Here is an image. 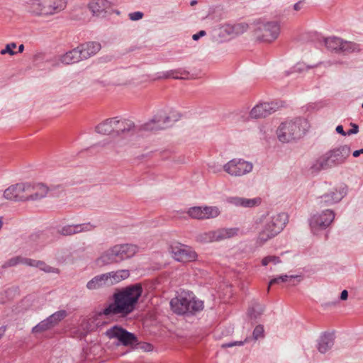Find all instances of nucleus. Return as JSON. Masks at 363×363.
I'll list each match as a JSON object with an SVG mask.
<instances>
[{
    "mask_svg": "<svg viewBox=\"0 0 363 363\" xmlns=\"http://www.w3.org/2000/svg\"><path fill=\"white\" fill-rule=\"evenodd\" d=\"M143 292L140 284L128 286L113 295V303L105 308V313L126 315L133 312Z\"/></svg>",
    "mask_w": 363,
    "mask_h": 363,
    "instance_id": "obj_1",
    "label": "nucleus"
},
{
    "mask_svg": "<svg viewBox=\"0 0 363 363\" xmlns=\"http://www.w3.org/2000/svg\"><path fill=\"white\" fill-rule=\"evenodd\" d=\"M288 220V215L285 213H269L261 216L256 222L260 225L257 242L263 245L276 237L286 227Z\"/></svg>",
    "mask_w": 363,
    "mask_h": 363,
    "instance_id": "obj_2",
    "label": "nucleus"
},
{
    "mask_svg": "<svg viewBox=\"0 0 363 363\" xmlns=\"http://www.w3.org/2000/svg\"><path fill=\"white\" fill-rule=\"evenodd\" d=\"M350 154L351 149L347 145L330 149L313 162L311 170L313 173H318L342 165L346 162Z\"/></svg>",
    "mask_w": 363,
    "mask_h": 363,
    "instance_id": "obj_3",
    "label": "nucleus"
},
{
    "mask_svg": "<svg viewBox=\"0 0 363 363\" xmlns=\"http://www.w3.org/2000/svg\"><path fill=\"white\" fill-rule=\"evenodd\" d=\"M174 313L179 315L195 314L203 309V302L198 299L193 292L182 291L170 301Z\"/></svg>",
    "mask_w": 363,
    "mask_h": 363,
    "instance_id": "obj_4",
    "label": "nucleus"
},
{
    "mask_svg": "<svg viewBox=\"0 0 363 363\" xmlns=\"http://www.w3.org/2000/svg\"><path fill=\"white\" fill-rule=\"evenodd\" d=\"M308 128V122L304 118L282 122L277 129V137L282 143H288L302 138Z\"/></svg>",
    "mask_w": 363,
    "mask_h": 363,
    "instance_id": "obj_5",
    "label": "nucleus"
},
{
    "mask_svg": "<svg viewBox=\"0 0 363 363\" xmlns=\"http://www.w3.org/2000/svg\"><path fill=\"white\" fill-rule=\"evenodd\" d=\"M67 6V0H26L23 7L33 16H50L57 13Z\"/></svg>",
    "mask_w": 363,
    "mask_h": 363,
    "instance_id": "obj_6",
    "label": "nucleus"
},
{
    "mask_svg": "<svg viewBox=\"0 0 363 363\" xmlns=\"http://www.w3.org/2000/svg\"><path fill=\"white\" fill-rule=\"evenodd\" d=\"M179 119L178 113L172 111L167 114L164 111L157 112L152 119L140 127L141 130L146 132L156 131L164 129Z\"/></svg>",
    "mask_w": 363,
    "mask_h": 363,
    "instance_id": "obj_7",
    "label": "nucleus"
},
{
    "mask_svg": "<svg viewBox=\"0 0 363 363\" xmlns=\"http://www.w3.org/2000/svg\"><path fill=\"white\" fill-rule=\"evenodd\" d=\"M335 217V212L330 209H325L312 214L308 218L311 233L313 235H319L320 232L330 226Z\"/></svg>",
    "mask_w": 363,
    "mask_h": 363,
    "instance_id": "obj_8",
    "label": "nucleus"
},
{
    "mask_svg": "<svg viewBox=\"0 0 363 363\" xmlns=\"http://www.w3.org/2000/svg\"><path fill=\"white\" fill-rule=\"evenodd\" d=\"M238 228H219L215 230L203 232L196 236V241L201 243L219 242L238 235Z\"/></svg>",
    "mask_w": 363,
    "mask_h": 363,
    "instance_id": "obj_9",
    "label": "nucleus"
},
{
    "mask_svg": "<svg viewBox=\"0 0 363 363\" xmlns=\"http://www.w3.org/2000/svg\"><path fill=\"white\" fill-rule=\"evenodd\" d=\"M252 162L242 158H233L223 165V170L231 177H241L252 172Z\"/></svg>",
    "mask_w": 363,
    "mask_h": 363,
    "instance_id": "obj_10",
    "label": "nucleus"
},
{
    "mask_svg": "<svg viewBox=\"0 0 363 363\" xmlns=\"http://www.w3.org/2000/svg\"><path fill=\"white\" fill-rule=\"evenodd\" d=\"M32 188L30 182L18 183L8 187L4 192V197L15 201H30Z\"/></svg>",
    "mask_w": 363,
    "mask_h": 363,
    "instance_id": "obj_11",
    "label": "nucleus"
},
{
    "mask_svg": "<svg viewBox=\"0 0 363 363\" xmlns=\"http://www.w3.org/2000/svg\"><path fill=\"white\" fill-rule=\"evenodd\" d=\"M105 335L108 339L117 340L118 341V344L124 346L133 345L138 342L137 337L134 334L117 325L108 329L105 332Z\"/></svg>",
    "mask_w": 363,
    "mask_h": 363,
    "instance_id": "obj_12",
    "label": "nucleus"
},
{
    "mask_svg": "<svg viewBox=\"0 0 363 363\" xmlns=\"http://www.w3.org/2000/svg\"><path fill=\"white\" fill-rule=\"evenodd\" d=\"M279 33V23L277 21H269L259 26L256 35L259 40L271 43L278 38Z\"/></svg>",
    "mask_w": 363,
    "mask_h": 363,
    "instance_id": "obj_13",
    "label": "nucleus"
},
{
    "mask_svg": "<svg viewBox=\"0 0 363 363\" xmlns=\"http://www.w3.org/2000/svg\"><path fill=\"white\" fill-rule=\"evenodd\" d=\"M347 194V186L341 184L332 191L326 193L318 199L320 206H329L340 202Z\"/></svg>",
    "mask_w": 363,
    "mask_h": 363,
    "instance_id": "obj_14",
    "label": "nucleus"
},
{
    "mask_svg": "<svg viewBox=\"0 0 363 363\" xmlns=\"http://www.w3.org/2000/svg\"><path fill=\"white\" fill-rule=\"evenodd\" d=\"M173 258L177 262H187L196 259V252L189 246L177 243L171 246Z\"/></svg>",
    "mask_w": 363,
    "mask_h": 363,
    "instance_id": "obj_15",
    "label": "nucleus"
},
{
    "mask_svg": "<svg viewBox=\"0 0 363 363\" xmlns=\"http://www.w3.org/2000/svg\"><path fill=\"white\" fill-rule=\"evenodd\" d=\"M220 213V211L217 206H194L189 208L187 211V214L189 217L197 220L215 218Z\"/></svg>",
    "mask_w": 363,
    "mask_h": 363,
    "instance_id": "obj_16",
    "label": "nucleus"
},
{
    "mask_svg": "<svg viewBox=\"0 0 363 363\" xmlns=\"http://www.w3.org/2000/svg\"><path fill=\"white\" fill-rule=\"evenodd\" d=\"M279 108L277 102H264L257 104L250 112L252 118H264L275 112Z\"/></svg>",
    "mask_w": 363,
    "mask_h": 363,
    "instance_id": "obj_17",
    "label": "nucleus"
},
{
    "mask_svg": "<svg viewBox=\"0 0 363 363\" xmlns=\"http://www.w3.org/2000/svg\"><path fill=\"white\" fill-rule=\"evenodd\" d=\"M117 262L133 257L138 252V247L133 244H118L113 246Z\"/></svg>",
    "mask_w": 363,
    "mask_h": 363,
    "instance_id": "obj_18",
    "label": "nucleus"
},
{
    "mask_svg": "<svg viewBox=\"0 0 363 363\" xmlns=\"http://www.w3.org/2000/svg\"><path fill=\"white\" fill-rule=\"evenodd\" d=\"M114 315V313H105V308H104L101 312L94 314L87 320L86 322V327L84 328L85 331L83 333L102 328L107 324V318Z\"/></svg>",
    "mask_w": 363,
    "mask_h": 363,
    "instance_id": "obj_19",
    "label": "nucleus"
},
{
    "mask_svg": "<svg viewBox=\"0 0 363 363\" xmlns=\"http://www.w3.org/2000/svg\"><path fill=\"white\" fill-rule=\"evenodd\" d=\"M227 202L236 207L253 208L258 206L261 203V199L259 197L247 199L239 196H230L227 199Z\"/></svg>",
    "mask_w": 363,
    "mask_h": 363,
    "instance_id": "obj_20",
    "label": "nucleus"
},
{
    "mask_svg": "<svg viewBox=\"0 0 363 363\" xmlns=\"http://www.w3.org/2000/svg\"><path fill=\"white\" fill-rule=\"evenodd\" d=\"M114 119V135H119L131 131L134 128V123L133 121L118 118V117L113 118Z\"/></svg>",
    "mask_w": 363,
    "mask_h": 363,
    "instance_id": "obj_21",
    "label": "nucleus"
},
{
    "mask_svg": "<svg viewBox=\"0 0 363 363\" xmlns=\"http://www.w3.org/2000/svg\"><path fill=\"white\" fill-rule=\"evenodd\" d=\"M111 7L108 0H91L89 4V9L95 16H99Z\"/></svg>",
    "mask_w": 363,
    "mask_h": 363,
    "instance_id": "obj_22",
    "label": "nucleus"
},
{
    "mask_svg": "<svg viewBox=\"0 0 363 363\" xmlns=\"http://www.w3.org/2000/svg\"><path fill=\"white\" fill-rule=\"evenodd\" d=\"M301 281V276L298 275H287L282 274L272 279L269 283L267 290H269L270 286L273 284H279L281 283H286L289 286H294Z\"/></svg>",
    "mask_w": 363,
    "mask_h": 363,
    "instance_id": "obj_23",
    "label": "nucleus"
},
{
    "mask_svg": "<svg viewBox=\"0 0 363 363\" xmlns=\"http://www.w3.org/2000/svg\"><path fill=\"white\" fill-rule=\"evenodd\" d=\"M31 193H30V201H36L45 198L49 188L42 183H31Z\"/></svg>",
    "mask_w": 363,
    "mask_h": 363,
    "instance_id": "obj_24",
    "label": "nucleus"
},
{
    "mask_svg": "<svg viewBox=\"0 0 363 363\" xmlns=\"http://www.w3.org/2000/svg\"><path fill=\"white\" fill-rule=\"evenodd\" d=\"M109 286L115 285L130 277V272L128 269H119L106 273Z\"/></svg>",
    "mask_w": 363,
    "mask_h": 363,
    "instance_id": "obj_25",
    "label": "nucleus"
},
{
    "mask_svg": "<svg viewBox=\"0 0 363 363\" xmlns=\"http://www.w3.org/2000/svg\"><path fill=\"white\" fill-rule=\"evenodd\" d=\"M334 345V337L330 333H323L318 341L317 348L320 353H325Z\"/></svg>",
    "mask_w": 363,
    "mask_h": 363,
    "instance_id": "obj_26",
    "label": "nucleus"
},
{
    "mask_svg": "<svg viewBox=\"0 0 363 363\" xmlns=\"http://www.w3.org/2000/svg\"><path fill=\"white\" fill-rule=\"evenodd\" d=\"M104 286H110L106 273L94 277L86 284V288L89 290H96Z\"/></svg>",
    "mask_w": 363,
    "mask_h": 363,
    "instance_id": "obj_27",
    "label": "nucleus"
},
{
    "mask_svg": "<svg viewBox=\"0 0 363 363\" xmlns=\"http://www.w3.org/2000/svg\"><path fill=\"white\" fill-rule=\"evenodd\" d=\"M116 259L114 255L113 247L104 252L99 257L96 259V264L99 267L116 263Z\"/></svg>",
    "mask_w": 363,
    "mask_h": 363,
    "instance_id": "obj_28",
    "label": "nucleus"
},
{
    "mask_svg": "<svg viewBox=\"0 0 363 363\" xmlns=\"http://www.w3.org/2000/svg\"><path fill=\"white\" fill-rule=\"evenodd\" d=\"M114 119H107L96 126V133L101 135H114Z\"/></svg>",
    "mask_w": 363,
    "mask_h": 363,
    "instance_id": "obj_29",
    "label": "nucleus"
},
{
    "mask_svg": "<svg viewBox=\"0 0 363 363\" xmlns=\"http://www.w3.org/2000/svg\"><path fill=\"white\" fill-rule=\"evenodd\" d=\"M85 60L96 55L101 50V45L96 42H89L82 45Z\"/></svg>",
    "mask_w": 363,
    "mask_h": 363,
    "instance_id": "obj_30",
    "label": "nucleus"
},
{
    "mask_svg": "<svg viewBox=\"0 0 363 363\" xmlns=\"http://www.w3.org/2000/svg\"><path fill=\"white\" fill-rule=\"evenodd\" d=\"M343 40L340 38L332 36L325 39V45L328 50L341 52Z\"/></svg>",
    "mask_w": 363,
    "mask_h": 363,
    "instance_id": "obj_31",
    "label": "nucleus"
},
{
    "mask_svg": "<svg viewBox=\"0 0 363 363\" xmlns=\"http://www.w3.org/2000/svg\"><path fill=\"white\" fill-rule=\"evenodd\" d=\"M95 228V225L90 223L82 224H69V235L83 232L91 231Z\"/></svg>",
    "mask_w": 363,
    "mask_h": 363,
    "instance_id": "obj_32",
    "label": "nucleus"
},
{
    "mask_svg": "<svg viewBox=\"0 0 363 363\" xmlns=\"http://www.w3.org/2000/svg\"><path fill=\"white\" fill-rule=\"evenodd\" d=\"M341 52L344 53L359 52L362 51L361 45L352 41L343 40Z\"/></svg>",
    "mask_w": 363,
    "mask_h": 363,
    "instance_id": "obj_33",
    "label": "nucleus"
},
{
    "mask_svg": "<svg viewBox=\"0 0 363 363\" xmlns=\"http://www.w3.org/2000/svg\"><path fill=\"white\" fill-rule=\"evenodd\" d=\"M83 60H85V57H84L82 45L69 50V63H76Z\"/></svg>",
    "mask_w": 363,
    "mask_h": 363,
    "instance_id": "obj_34",
    "label": "nucleus"
},
{
    "mask_svg": "<svg viewBox=\"0 0 363 363\" xmlns=\"http://www.w3.org/2000/svg\"><path fill=\"white\" fill-rule=\"evenodd\" d=\"M53 327L51 325V323L49 321L48 318L42 320L38 324H37L35 326H34L32 328V333L33 334H38L41 333L45 331H47L48 330H50Z\"/></svg>",
    "mask_w": 363,
    "mask_h": 363,
    "instance_id": "obj_35",
    "label": "nucleus"
},
{
    "mask_svg": "<svg viewBox=\"0 0 363 363\" xmlns=\"http://www.w3.org/2000/svg\"><path fill=\"white\" fill-rule=\"evenodd\" d=\"M67 316V311L65 310L59 311L48 318H47L49 321L51 323L52 327L57 325L62 319H64Z\"/></svg>",
    "mask_w": 363,
    "mask_h": 363,
    "instance_id": "obj_36",
    "label": "nucleus"
},
{
    "mask_svg": "<svg viewBox=\"0 0 363 363\" xmlns=\"http://www.w3.org/2000/svg\"><path fill=\"white\" fill-rule=\"evenodd\" d=\"M18 264H22V257L21 256H16L9 259L2 265V268L6 269L8 267H14Z\"/></svg>",
    "mask_w": 363,
    "mask_h": 363,
    "instance_id": "obj_37",
    "label": "nucleus"
},
{
    "mask_svg": "<svg viewBox=\"0 0 363 363\" xmlns=\"http://www.w3.org/2000/svg\"><path fill=\"white\" fill-rule=\"evenodd\" d=\"M67 59H68L67 52H65L62 55H57V56L55 57L52 65L53 66H60V65H67Z\"/></svg>",
    "mask_w": 363,
    "mask_h": 363,
    "instance_id": "obj_38",
    "label": "nucleus"
},
{
    "mask_svg": "<svg viewBox=\"0 0 363 363\" xmlns=\"http://www.w3.org/2000/svg\"><path fill=\"white\" fill-rule=\"evenodd\" d=\"M264 311V307L260 305H256L249 311V314L252 318H257Z\"/></svg>",
    "mask_w": 363,
    "mask_h": 363,
    "instance_id": "obj_39",
    "label": "nucleus"
},
{
    "mask_svg": "<svg viewBox=\"0 0 363 363\" xmlns=\"http://www.w3.org/2000/svg\"><path fill=\"white\" fill-rule=\"evenodd\" d=\"M264 336V330L262 325H257L252 333V338L254 340H257Z\"/></svg>",
    "mask_w": 363,
    "mask_h": 363,
    "instance_id": "obj_40",
    "label": "nucleus"
},
{
    "mask_svg": "<svg viewBox=\"0 0 363 363\" xmlns=\"http://www.w3.org/2000/svg\"><path fill=\"white\" fill-rule=\"evenodd\" d=\"M281 262V259L279 257L277 256H267L262 260V264L263 266H267L269 263H273L274 264H277Z\"/></svg>",
    "mask_w": 363,
    "mask_h": 363,
    "instance_id": "obj_41",
    "label": "nucleus"
},
{
    "mask_svg": "<svg viewBox=\"0 0 363 363\" xmlns=\"http://www.w3.org/2000/svg\"><path fill=\"white\" fill-rule=\"evenodd\" d=\"M16 48V44L15 43H9L6 45L5 48L1 50L0 53L1 55L9 54L10 55H14L16 52L13 50Z\"/></svg>",
    "mask_w": 363,
    "mask_h": 363,
    "instance_id": "obj_42",
    "label": "nucleus"
},
{
    "mask_svg": "<svg viewBox=\"0 0 363 363\" xmlns=\"http://www.w3.org/2000/svg\"><path fill=\"white\" fill-rule=\"evenodd\" d=\"M36 267L40 269L41 270L45 272H55V269L48 264H46L44 262L38 260L36 263Z\"/></svg>",
    "mask_w": 363,
    "mask_h": 363,
    "instance_id": "obj_43",
    "label": "nucleus"
},
{
    "mask_svg": "<svg viewBox=\"0 0 363 363\" xmlns=\"http://www.w3.org/2000/svg\"><path fill=\"white\" fill-rule=\"evenodd\" d=\"M251 340L250 337H247L243 341H234L230 342L222 345L223 347H232L233 346H242L245 343L249 342Z\"/></svg>",
    "mask_w": 363,
    "mask_h": 363,
    "instance_id": "obj_44",
    "label": "nucleus"
},
{
    "mask_svg": "<svg viewBox=\"0 0 363 363\" xmlns=\"http://www.w3.org/2000/svg\"><path fill=\"white\" fill-rule=\"evenodd\" d=\"M315 66H308V65H306L305 63L303 62H298L297 63L294 67V72H303L305 70H307L308 69H311V68H313Z\"/></svg>",
    "mask_w": 363,
    "mask_h": 363,
    "instance_id": "obj_45",
    "label": "nucleus"
},
{
    "mask_svg": "<svg viewBox=\"0 0 363 363\" xmlns=\"http://www.w3.org/2000/svg\"><path fill=\"white\" fill-rule=\"evenodd\" d=\"M46 55L43 52H38L33 56V62L34 63H38L45 60Z\"/></svg>",
    "mask_w": 363,
    "mask_h": 363,
    "instance_id": "obj_46",
    "label": "nucleus"
},
{
    "mask_svg": "<svg viewBox=\"0 0 363 363\" xmlns=\"http://www.w3.org/2000/svg\"><path fill=\"white\" fill-rule=\"evenodd\" d=\"M128 16L131 21H138L143 18V13L141 11H135L130 13Z\"/></svg>",
    "mask_w": 363,
    "mask_h": 363,
    "instance_id": "obj_47",
    "label": "nucleus"
},
{
    "mask_svg": "<svg viewBox=\"0 0 363 363\" xmlns=\"http://www.w3.org/2000/svg\"><path fill=\"white\" fill-rule=\"evenodd\" d=\"M38 260L30 259V258H24L22 257V264L36 267V263Z\"/></svg>",
    "mask_w": 363,
    "mask_h": 363,
    "instance_id": "obj_48",
    "label": "nucleus"
},
{
    "mask_svg": "<svg viewBox=\"0 0 363 363\" xmlns=\"http://www.w3.org/2000/svg\"><path fill=\"white\" fill-rule=\"evenodd\" d=\"M304 5H305V1L300 0L293 5V9L295 11H299L303 8Z\"/></svg>",
    "mask_w": 363,
    "mask_h": 363,
    "instance_id": "obj_49",
    "label": "nucleus"
},
{
    "mask_svg": "<svg viewBox=\"0 0 363 363\" xmlns=\"http://www.w3.org/2000/svg\"><path fill=\"white\" fill-rule=\"evenodd\" d=\"M351 126H352V128L350 130H349L348 131H347V135H353V134H357L359 131V127L357 124L355 123H351L350 124Z\"/></svg>",
    "mask_w": 363,
    "mask_h": 363,
    "instance_id": "obj_50",
    "label": "nucleus"
},
{
    "mask_svg": "<svg viewBox=\"0 0 363 363\" xmlns=\"http://www.w3.org/2000/svg\"><path fill=\"white\" fill-rule=\"evenodd\" d=\"M206 33L205 30H200L199 33H195L192 35V38L194 40H198L200 38L205 36Z\"/></svg>",
    "mask_w": 363,
    "mask_h": 363,
    "instance_id": "obj_51",
    "label": "nucleus"
},
{
    "mask_svg": "<svg viewBox=\"0 0 363 363\" xmlns=\"http://www.w3.org/2000/svg\"><path fill=\"white\" fill-rule=\"evenodd\" d=\"M336 132L340 135H342V136H346L347 135V132H345L344 130H343V127L342 125H339L336 127V129H335Z\"/></svg>",
    "mask_w": 363,
    "mask_h": 363,
    "instance_id": "obj_52",
    "label": "nucleus"
},
{
    "mask_svg": "<svg viewBox=\"0 0 363 363\" xmlns=\"http://www.w3.org/2000/svg\"><path fill=\"white\" fill-rule=\"evenodd\" d=\"M173 77V75L172 74V71L160 73L158 75L157 78H168V77Z\"/></svg>",
    "mask_w": 363,
    "mask_h": 363,
    "instance_id": "obj_53",
    "label": "nucleus"
},
{
    "mask_svg": "<svg viewBox=\"0 0 363 363\" xmlns=\"http://www.w3.org/2000/svg\"><path fill=\"white\" fill-rule=\"evenodd\" d=\"M6 293L7 291L0 293V303H4L6 301Z\"/></svg>",
    "mask_w": 363,
    "mask_h": 363,
    "instance_id": "obj_54",
    "label": "nucleus"
},
{
    "mask_svg": "<svg viewBox=\"0 0 363 363\" xmlns=\"http://www.w3.org/2000/svg\"><path fill=\"white\" fill-rule=\"evenodd\" d=\"M347 297H348L347 291L343 290L340 294V299L344 301V300H346L347 298Z\"/></svg>",
    "mask_w": 363,
    "mask_h": 363,
    "instance_id": "obj_55",
    "label": "nucleus"
},
{
    "mask_svg": "<svg viewBox=\"0 0 363 363\" xmlns=\"http://www.w3.org/2000/svg\"><path fill=\"white\" fill-rule=\"evenodd\" d=\"M361 154H363V148L360 150H357L353 152L352 155L354 157H359Z\"/></svg>",
    "mask_w": 363,
    "mask_h": 363,
    "instance_id": "obj_56",
    "label": "nucleus"
},
{
    "mask_svg": "<svg viewBox=\"0 0 363 363\" xmlns=\"http://www.w3.org/2000/svg\"><path fill=\"white\" fill-rule=\"evenodd\" d=\"M240 28H242V29H246L247 28V26L245 24H237L234 26V29L236 30H238Z\"/></svg>",
    "mask_w": 363,
    "mask_h": 363,
    "instance_id": "obj_57",
    "label": "nucleus"
},
{
    "mask_svg": "<svg viewBox=\"0 0 363 363\" xmlns=\"http://www.w3.org/2000/svg\"><path fill=\"white\" fill-rule=\"evenodd\" d=\"M6 331V327H1L0 328V339L3 337L4 335V333Z\"/></svg>",
    "mask_w": 363,
    "mask_h": 363,
    "instance_id": "obj_58",
    "label": "nucleus"
},
{
    "mask_svg": "<svg viewBox=\"0 0 363 363\" xmlns=\"http://www.w3.org/2000/svg\"><path fill=\"white\" fill-rule=\"evenodd\" d=\"M61 233H62V235H67V233H68V229H67V228H66V227L63 228H62V231H61Z\"/></svg>",
    "mask_w": 363,
    "mask_h": 363,
    "instance_id": "obj_59",
    "label": "nucleus"
},
{
    "mask_svg": "<svg viewBox=\"0 0 363 363\" xmlns=\"http://www.w3.org/2000/svg\"><path fill=\"white\" fill-rule=\"evenodd\" d=\"M23 50H24V46H23V45H22V44H21V45H19V47H18V52H22L23 51Z\"/></svg>",
    "mask_w": 363,
    "mask_h": 363,
    "instance_id": "obj_60",
    "label": "nucleus"
},
{
    "mask_svg": "<svg viewBox=\"0 0 363 363\" xmlns=\"http://www.w3.org/2000/svg\"><path fill=\"white\" fill-rule=\"evenodd\" d=\"M3 226V218L0 217V230L1 229Z\"/></svg>",
    "mask_w": 363,
    "mask_h": 363,
    "instance_id": "obj_61",
    "label": "nucleus"
},
{
    "mask_svg": "<svg viewBox=\"0 0 363 363\" xmlns=\"http://www.w3.org/2000/svg\"><path fill=\"white\" fill-rule=\"evenodd\" d=\"M196 3H197V2H196V0H192V1H191V6H194V5H195Z\"/></svg>",
    "mask_w": 363,
    "mask_h": 363,
    "instance_id": "obj_62",
    "label": "nucleus"
}]
</instances>
